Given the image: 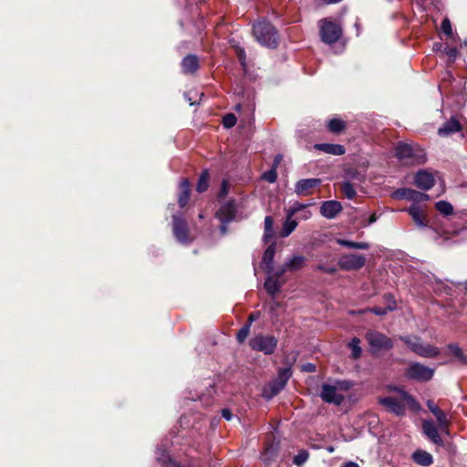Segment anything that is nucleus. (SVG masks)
<instances>
[{
	"label": "nucleus",
	"mask_w": 467,
	"mask_h": 467,
	"mask_svg": "<svg viewBox=\"0 0 467 467\" xmlns=\"http://www.w3.org/2000/svg\"><path fill=\"white\" fill-rule=\"evenodd\" d=\"M275 254V244H272L265 251L263 259H262L263 268L268 274H272L274 271L273 263H274Z\"/></svg>",
	"instance_id": "20"
},
{
	"label": "nucleus",
	"mask_w": 467,
	"mask_h": 467,
	"mask_svg": "<svg viewBox=\"0 0 467 467\" xmlns=\"http://www.w3.org/2000/svg\"><path fill=\"white\" fill-rule=\"evenodd\" d=\"M277 343L278 340L275 337L263 333L254 335L249 340V346L253 350L263 352L265 355L273 354L277 347Z\"/></svg>",
	"instance_id": "5"
},
{
	"label": "nucleus",
	"mask_w": 467,
	"mask_h": 467,
	"mask_svg": "<svg viewBox=\"0 0 467 467\" xmlns=\"http://www.w3.org/2000/svg\"><path fill=\"white\" fill-rule=\"evenodd\" d=\"M200 67V61L195 55H187L181 62V69L184 75H193Z\"/></svg>",
	"instance_id": "15"
},
{
	"label": "nucleus",
	"mask_w": 467,
	"mask_h": 467,
	"mask_svg": "<svg viewBox=\"0 0 467 467\" xmlns=\"http://www.w3.org/2000/svg\"><path fill=\"white\" fill-rule=\"evenodd\" d=\"M237 57L243 67H245V51L244 48L238 47L236 49Z\"/></svg>",
	"instance_id": "49"
},
{
	"label": "nucleus",
	"mask_w": 467,
	"mask_h": 467,
	"mask_svg": "<svg viewBox=\"0 0 467 467\" xmlns=\"http://www.w3.org/2000/svg\"><path fill=\"white\" fill-rule=\"evenodd\" d=\"M306 258L302 255H296L291 258L289 261H287L286 268L289 269V271L294 272L296 270L301 269L305 265Z\"/></svg>",
	"instance_id": "32"
},
{
	"label": "nucleus",
	"mask_w": 467,
	"mask_h": 467,
	"mask_svg": "<svg viewBox=\"0 0 467 467\" xmlns=\"http://www.w3.org/2000/svg\"><path fill=\"white\" fill-rule=\"evenodd\" d=\"M394 196L399 199L411 201L415 204L430 200V196L428 194L407 188L399 189L394 192Z\"/></svg>",
	"instance_id": "13"
},
{
	"label": "nucleus",
	"mask_w": 467,
	"mask_h": 467,
	"mask_svg": "<svg viewBox=\"0 0 467 467\" xmlns=\"http://www.w3.org/2000/svg\"><path fill=\"white\" fill-rule=\"evenodd\" d=\"M178 203L182 208L188 205L190 201L191 185L187 179H183L179 185Z\"/></svg>",
	"instance_id": "23"
},
{
	"label": "nucleus",
	"mask_w": 467,
	"mask_h": 467,
	"mask_svg": "<svg viewBox=\"0 0 467 467\" xmlns=\"http://www.w3.org/2000/svg\"><path fill=\"white\" fill-rule=\"evenodd\" d=\"M405 375L410 379L426 382L432 379L434 368L419 362H410L405 370Z\"/></svg>",
	"instance_id": "8"
},
{
	"label": "nucleus",
	"mask_w": 467,
	"mask_h": 467,
	"mask_svg": "<svg viewBox=\"0 0 467 467\" xmlns=\"http://www.w3.org/2000/svg\"><path fill=\"white\" fill-rule=\"evenodd\" d=\"M185 99L189 101L190 105H192L193 102L191 101V99L190 98H187V95H185Z\"/></svg>",
	"instance_id": "63"
},
{
	"label": "nucleus",
	"mask_w": 467,
	"mask_h": 467,
	"mask_svg": "<svg viewBox=\"0 0 467 467\" xmlns=\"http://www.w3.org/2000/svg\"><path fill=\"white\" fill-rule=\"evenodd\" d=\"M350 384L347 381H338L336 385L323 384L320 393L321 399L327 403L340 405L344 401L343 390H348Z\"/></svg>",
	"instance_id": "4"
},
{
	"label": "nucleus",
	"mask_w": 467,
	"mask_h": 467,
	"mask_svg": "<svg viewBox=\"0 0 467 467\" xmlns=\"http://www.w3.org/2000/svg\"><path fill=\"white\" fill-rule=\"evenodd\" d=\"M422 430L428 439H430L434 444L438 446L444 445L442 439L439 435L438 429L435 427L433 422L428 420L423 421Z\"/></svg>",
	"instance_id": "17"
},
{
	"label": "nucleus",
	"mask_w": 467,
	"mask_h": 467,
	"mask_svg": "<svg viewBox=\"0 0 467 467\" xmlns=\"http://www.w3.org/2000/svg\"><path fill=\"white\" fill-rule=\"evenodd\" d=\"M448 348L462 362L466 360V357L464 356L462 349L457 344H449Z\"/></svg>",
	"instance_id": "41"
},
{
	"label": "nucleus",
	"mask_w": 467,
	"mask_h": 467,
	"mask_svg": "<svg viewBox=\"0 0 467 467\" xmlns=\"http://www.w3.org/2000/svg\"><path fill=\"white\" fill-rule=\"evenodd\" d=\"M309 205L310 204H304L298 202H294L287 213L288 217H292L293 215L302 212L303 210L306 209V207H308Z\"/></svg>",
	"instance_id": "38"
},
{
	"label": "nucleus",
	"mask_w": 467,
	"mask_h": 467,
	"mask_svg": "<svg viewBox=\"0 0 467 467\" xmlns=\"http://www.w3.org/2000/svg\"><path fill=\"white\" fill-rule=\"evenodd\" d=\"M434 416L436 417L440 427H443L447 430V427H449V425H450V421L447 418V415L442 410H441Z\"/></svg>",
	"instance_id": "44"
},
{
	"label": "nucleus",
	"mask_w": 467,
	"mask_h": 467,
	"mask_svg": "<svg viewBox=\"0 0 467 467\" xmlns=\"http://www.w3.org/2000/svg\"><path fill=\"white\" fill-rule=\"evenodd\" d=\"M236 213L235 204L234 202H228L223 204L217 213V216L223 223H227L234 218Z\"/></svg>",
	"instance_id": "21"
},
{
	"label": "nucleus",
	"mask_w": 467,
	"mask_h": 467,
	"mask_svg": "<svg viewBox=\"0 0 467 467\" xmlns=\"http://www.w3.org/2000/svg\"><path fill=\"white\" fill-rule=\"evenodd\" d=\"M337 243L342 246L351 248V249H358V250H367L369 248V244L366 242H353L348 241L344 239H337Z\"/></svg>",
	"instance_id": "31"
},
{
	"label": "nucleus",
	"mask_w": 467,
	"mask_h": 467,
	"mask_svg": "<svg viewBox=\"0 0 467 467\" xmlns=\"http://www.w3.org/2000/svg\"><path fill=\"white\" fill-rule=\"evenodd\" d=\"M458 54V51L456 48H451L447 51V55L451 57V58H455L456 56Z\"/></svg>",
	"instance_id": "56"
},
{
	"label": "nucleus",
	"mask_w": 467,
	"mask_h": 467,
	"mask_svg": "<svg viewBox=\"0 0 467 467\" xmlns=\"http://www.w3.org/2000/svg\"><path fill=\"white\" fill-rule=\"evenodd\" d=\"M342 210V206L339 202L327 201L324 202L320 207V213L328 219L334 218Z\"/></svg>",
	"instance_id": "18"
},
{
	"label": "nucleus",
	"mask_w": 467,
	"mask_h": 467,
	"mask_svg": "<svg viewBox=\"0 0 467 467\" xmlns=\"http://www.w3.org/2000/svg\"><path fill=\"white\" fill-rule=\"evenodd\" d=\"M400 393V399L393 397L380 398L379 402L385 407L389 411L401 416L405 413V404H408L414 410L419 409V405L415 399L410 396L408 392L400 389H395Z\"/></svg>",
	"instance_id": "1"
},
{
	"label": "nucleus",
	"mask_w": 467,
	"mask_h": 467,
	"mask_svg": "<svg viewBox=\"0 0 467 467\" xmlns=\"http://www.w3.org/2000/svg\"><path fill=\"white\" fill-rule=\"evenodd\" d=\"M407 212L411 216L413 222L420 227H424L427 225L426 217L422 211V209L418 205L413 203Z\"/></svg>",
	"instance_id": "24"
},
{
	"label": "nucleus",
	"mask_w": 467,
	"mask_h": 467,
	"mask_svg": "<svg viewBox=\"0 0 467 467\" xmlns=\"http://www.w3.org/2000/svg\"><path fill=\"white\" fill-rule=\"evenodd\" d=\"M297 226L296 220H291V217L287 216V220L284 223L283 230L280 233L281 237H287L290 235Z\"/></svg>",
	"instance_id": "33"
},
{
	"label": "nucleus",
	"mask_w": 467,
	"mask_h": 467,
	"mask_svg": "<svg viewBox=\"0 0 467 467\" xmlns=\"http://www.w3.org/2000/svg\"><path fill=\"white\" fill-rule=\"evenodd\" d=\"M302 370L307 372H314L316 371V366L312 363H306L302 366Z\"/></svg>",
	"instance_id": "53"
},
{
	"label": "nucleus",
	"mask_w": 467,
	"mask_h": 467,
	"mask_svg": "<svg viewBox=\"0 0 467 467\" xmlns=\"http://www.w3.org/2000/svg\"><path fill=\"white\" fill-rule=\"evenodd\" d=\"M309 457V453L303 450L300 451L295 457H294V463L300 466L304 464Z\"/></svg>",
	"instance_id": "42"
},
{
	"label": "nucleus",
	"mask_w": 467,
	"mask_h": 467,
	"mask_svg": "<svg viewBox=\"0 0 467 467\" xmlns=\"http://www.w3.org/2000/svg\"><path fill=\"white\" fill-rule=\"evenodd\" d=\"M317 269L321 270V271H323L325 273H327V274H334L336 272V268L335 267H326L324 265H318Z\"/></svg>",
	"instance_id": "54"
},
{
	"label": "nucleus",
	"mask_w": 467,
	"mask_h": 467,
	"mask_svg": "<svg viewBox=\"0 0 467 467\" xmlns=\"http://www.w3.org/2000/svg\"><path fill=\"white\" fill-rule=\"evenodd\" d=\"M262 179L270 183H274L277 179V172L275 167H272L269 171L263 173Z\"/></svg>",
	"instance_id": "40"
},
{
	"label": "nucleus",
	"mask_w": 467,
	"mask_h": 467,
	"mask_svg": "<svg viewBox=\"0 0 467 467\" xmlns=\"http://www.w3.org/2000/svg\"><path fill=\"white\" fill-rule=\"evenodd\" d=\"M314 148L316 150H321L325 153L340 156L346 152V150L343 145L340 144H332V143H318L315 144Z\"/></svg>",
	"instance_id": "22"
},
{
	"label": "nucleus",
	"mask_w": 467,
	"mask_h": 467,
	"mask_svg": "<svg viewBox=\"0 0 467 467\" xmlns=\"http://www.w3.org/2000/svg\"><path fill=\"white\" fill-rule=\"evenodd\" d=\"M383 297H384V299L391 300V304H389V306H387L384 308H381V307L368 308V311L374 313L375 315H378V316H385L389 311L395 310L397 306H396V301H395L393 296L391 294H385Z\"/></svg>",
	"instance_id": "27"
},
{
	"label": "nucleus",
	"mask_w": 467,
	"mask_h": 467,
	"mask_svg": "<svg viewBox=\"0 0 467 467\" xmlns=\"http://www.w3.org/2000/svg\"><path fill=\"white\" fill-rule=\"evenodd\" d=\"M319 28L321 39L327 44L337 42L342 34L340 26L328 19L320 20Z\"/></svg>",
	"instance_id": "9"
},
{
	"label": "nucleus",
	"mask_w": 467,
	"mask_h": 467,
	"mask_svg": "<svg viewBox=\"0 0 467 467\" xmlns=\"http://www.w3.org/2000/svg\"><path fill=\"white\" fill-rule=\"evenodd\" d=\"M311 216H312L311 212L306 210V209H305L302 212H300V214L298 215L297 218L300 219V220L306 221V220H308Z\"/></svg>",
	"instance_id": "52"
},
{
	"label": "nucleus",
	"mask_w": 467,
	"mask_h": 467,
	"mask_svg": "<svg viewBox=\"0 0 467 467\" xmlns=\"http://www.w3.org/2000/svg\"><path fill=\"white\" fill-rule=\"evenodd\" d=\"M402 340L411 351L420 357L432 358L440 354V349L437 347L431 344H423L418 337L412 339L407 337H402Z\"/></svg>",
	"instance_id": "6"
},
{
	"label": "nucleus",
	"mask_w": 467,
	"mask_h": 467,
	"mask_svg": "<svg viewBox=\"0 0 467 467\" xmlns=\"http://www.w3.org/2000/svg\"><path fill=\"white\" fill-rule=\"evenodd\" d=\"M321 183L317 178L303 179L295 185V192L299 196H307L313 193V189Z\"/></svg>",
	"instance_id": "14"
},
{
	"label": "nucleus",
	"mask_w": 467,
	"mask_h": 467,
	"mask_svg": "<svg viewBox=\"0 0 467 467\" xmlns=\"http://www.w3.org/2000/svg\"><path fill=\"white\" fill-rule=\"evenodd\" d=\"M347 128L346 122L338 118H333L327 122V129L331 133L340 134Z\"/></svg>",
	"instance_id": "29"
},
{
	"label": "nucleus",
	"mask_w": 467,
	"mask_h": 467,
	"mask_svg": "<svg viewBox=\"0 0 467 467\" xmlns=\"http://www.w3.org/2000/svg\"><path fill=\"white\" fill-rule=\"evenodd\" d=\"M227 193V184L226 182H223L222 189H221V194L225 195Z\"/></svg>",
	"instance_id": "57"
},
{
	"label": "nucleus",
	"mask_w": 467,
	"mask_h": 467,
	"mask_svg": "<svg viewBox=\"0 0 467 467\" xmlns=\"http://www.w3.org/2000/svg\"><path fill=\"white\" fill-rule=\"evenodd\" d=\"M377 221V215L375 213H373L370 217H369V220H368V223H373Z\"/></svg>",
	"instance_id": "61"
},
{
	"label": "nucleus",
	"mask_w": 467,
	"mask_h": 467,
	"mask_svg": "<svg viewBox=\"0 0 467 467\" xmlns=\"http://www.w3.org/2000/svg\"><path fill=\"white\" fill-rule=\"evenodd\" d=\"M327 451H328L329 452H333V451H334V448H333V447H328V448H327Z\"/></svg>",
	"instance_id": "64"
},
{
	"label": "nucleus",
	"mask_w": 467,
	"mask_h": 467,
	"mask_svg": "<svg viewBox=\"0 0 467 467\" xmlns=\"http://www.w3.org/2000/svg\"><path fill=\"white\" fill-rule=\"evenodd\" d=\"M402 340L411 351L420 357L432 358L440 354V349L437 347L431 344H423L418 337L412 339L407 337H402Z\"/></svg>",
	"instance_id": "7"
},
{
	"label": "nucleus",
	"mask_w": 467,
	"mask_h": 467,
	"mask_svg": "<svg viewBox=\"0 0 467 467\" xmlns=\"http://www.w3.org/2000/svg\"><path fill=\"white\" fill-rule=\"evenodd\" d=\"M223 124L227 129L234 127L236 124V117L232 113L225 115L223 119Z\"/></svg>",
	"instance_id": "45"
},
{
	"label": "nucleus",
	"mask_w": 467,
	"mask_h": 467,
	"mask_svg": "<svg viewBox=\"0 0 467 467\" xmlns=\"http://www.w3.org/2000/svg\"><path fill=\"white\" fill-rule=\"evenodd\" d=\"M344 467H359L358 463L354 462H347Z\"/></svg>",
	"instance_id": "60"
},
{
	"label": "nucleus",
	"mask_w": 467,
	"mask_h": 467,
	"mask_svg": "<svg viewBox=\"0 0 467 467\" xmlns=\"http://www.w3.org/2000/svg\"><path fill=\"white\" fill-rule=\"evenodd\" d=\"M209 173L207 171H203L198 180L196 191L199 192H205L209 187Z\"/></svg>",
	"instance_id": "34"
},
{
	"label": "nucleus",
	"mask_w": 467,
	"mask_h": 467,
	"mask_svg": "<svg viewBox=\"0 0 467 467\" xmlns=\"http://www.w3.org/2000/svg\"><path fill=\"white\" fill-rule=\"evenodd\" d=\"M222 416H223L225 420H230L232 419L233 414H232V411H231L230 410H228V409H223V410H222Z\"/></svg>",
	"instance_id": "55"
},
{
	"label": "nucleus",
	"mask_w": 467,
	"mask_h": 467,
	"mask_svg": "<svg viewBox=\"0 0 467 467\" xmlns=\"http://www.w3.org/2000/svg\"><path fill=\"white\" fill-rule=\"evenodd\" d=\"M249 325H244L236 334V339L239 343H244L250 333Z\"/></svg>",
	"instance_id": "43"
},
{
	"label": "nucleus",
	"mask_w": 467,
	"mask_h": 467,
	"mask_svg": "<svg viewBox=\"0 0 467 467\" xmlns=\"http://www.w3.org/2000/svg\"><path fill=\"white\" fill-rule=\"evenodd\" d=\"M436 209L443 215H451L453 213L452 205L446 201H440L436 202Z\"/></svg>",
	"instance_id": "35"
},
{
	"label": "nucleus",
	"mask_w": 467,
	"mask_h": 467,
	"mask_svg": "<svg viewBox=\"0 0 467 467\" xmlns=\"http://www.w3.org/2000/svg\"><path fill=\"white\" fill-rule=\"evenodd\" d=\"M259 316H260V314L258 312L250 314L247 318V323L245 325H249V327H251L253 322H254L256 319H258Z\"/></svg>",
	"instance_id": "51"
},
{
	"label": "nucleus",
	"mask_w": 467,
	"mask_h": 467,
	"mask_svg": "<svg viewBox=\"0 0 467 467\" xmlns=\"http://www.w3.org/2000/svg\"><path fill=\"white\" fill-rule=\"evenodd\" d=\"M412 460L419 465L425 467L430 466L433 462L431 454L422 450L413 452Z\"/></svg>",
	"instance_id": "26"
},
{
	"label": "nucleus",
	"mask_w": 467,
	"mask_h": 467,
	"mask_svg": "<svg viewBox=\"0 0 467 467\" xmlns=\"http://www.w3.org/2000/svg\"><path fill=\"white\" fill-rule=\"evenodd\" d=\"M369 346L374 349H390L393 347L389 337L378 331H368L366 335Z\"/></svg>",
	"instance_id": "12"
},
{
	"label": "nucleus",
	"mask_w": 467,
	"mask_h": 467,
	"mask_svg": "<svg viewBox=\"0 0 467 467\" xmlns=\"http://www.w3.org/2000/svg\"><path fill=\"white\" fill-rule=\"evenodd\" d=\"M434 177L426 171H420L414 178L415 185L421 190H429L434 185Z\"/></svg>",
	"instance_id": "16"
},
{
	"label": "nucleus",
	"mask_w": 467,
	"mask_h": 467,
	"mask_svg": "<svg viewBox=\"0 0 467 467\" xmlns=\"http://www.w3.org/2000/svg\"><path fill=\"white\" fill-rule=\"evenodd\" d=\"M275 454V449L271 446L267 448L265 452L261 455V459L265 463H269L272 460V457H274Z\"/></svg>",
	"instance_id": "47"
},
{
	"label": "nucleus",
	"mask_w": 467,
	"mask_h": 467,
	"mask_svg": "<svg viewBox=\"0 0 467 467\" xmlns=\"http://www.w3.org/2000/svg\"><path fill=\"white\" fill-rule=\"evenodd\" d=\"M192 238L189 234L187 224L184 221L177 220V240L182 244L189 243Z\"/></svg>",
	"instance_id": "28"
},
{
	"label": "nucleus",
	"mask_w": 467,
	"mask_h": 467,
	"mask_svg": "<svg viewBox=\"0 0 467 467\" xmlns=\"http://www.w3.org/2000/svg\"><path fill=\"white\" fill-rule=\"evenodd\" d=\"M427 407L431 410V412L435 415L438 412H440L441 410L439 409V407L431 400H429L427 402Z\"/></svg>",
	"instance_id": "50"
},
{
	"label": "nucleus",
	"mask_w": 467,
	"mask_h": 467,
	"mask_svg": "<svg viewBox=\"0 0 467 467\" xmlns=\"http://www.w3.org/2000/svg\"><path fill=\"white\" fill-rule=\"evenodd\" d=\"M280 161H281V156H276L275 161H274V163H273V166L272 167H275V170L277 169V166L279 165L280 163Z\"/></svg>",
	"instance_id": "58"
},
{
	"label": "nucleus",
	"mask_w": 467,
	"mask_h": 467,
	"mask_svg": "<svg viewBox=\"0 0 467 467\" xmlns=\"http://www.w3.org/2000/svg\"><path fill=\"white\" fill-rule=\"evenodd\" d=\"M171 224L172 232L175 233V214H171Z\"/></svg>",
	"instance_id": "59"
},
{
	"label": "nucleus",
	"mask_w": 467,
	"mask_h": 467,
	"mask_svg": "<svg viewBox=\"0 0 467 467\" xmlns=\"http://www.w3.org/2000/svg\"><path fill=\"white\" fill-rule=\"evenodd\" d=\"M157 461L161 462L165 467H174V463L166 448L160 447L157 451Z\"/></svg>",
	"instance_id": "30"
},
{
	"label": "nucleus",
	"mask_w": 467,
	"mask_h": 467,
	"mask_svg": "<svg viewBox=\"0 0 467 467\" xmlns=\"http://www.w3.org/2000/svg\"><path fill=\"white\" fill-rule=\"evenodd\" d=\"M286 271H289V269L286 268V264H284L275 273H273L272 276L279 279Z\"/></svg>",
	"instance_id": "48"
},
{
	"label": "nucleus",
	"mask_w": 467,
	"mask_h": 467,
	"mask_svg": "<svg viewBox=\"0 0 467 467\" xmlns=\"http://www.w3.org/2000/svg\"><path fill=\"white\" fill-rule=\"evenodd\" d=\"M256 40L266 47L275 48L278 43V35L275 28L265 21H260L253 26Z\"/></svg>",
	"instance_id": "2"
},
{
	"label": "nucleus",
	"mask_w": 467,
	"mask_h": 467,
	"mask_svg": "<svg viewBox=\"0 0 467 467\" xmlns=\"http://www.w3.org/2000/svg\"><path fill=\"white\" fill-rule=\"evenodd\" d=\"M440 429H441V432H443V433H445V434L449 435V433H450V432H449V427H447V430H446L445 428H443V427H440Z\"/></svg>",
	"instance_id": "62"
},
{
	"label": "nucleus",
	"mask_w": 467,
	"mask_h": 467,
	"mask_svg": "<svg viewBox=\"0 0 467 467\" xmlns=\"http://www.w3.org/2000/svg\"><path fill=\"white\" fill-rule=\"evenodd\" d=\"M396 157L405 164L423 163L426 161L424 150L417 145L399 143L395 149Z\"/></svg>",
	"instance_id": "3"
},
{
	"label": "nucleus",
	"mask_w": 467,
	"mask_h": 467,
	"mask_svg": "<svg viewBox=\"0 0 467 467\" xmlns=\"http://www.w3.org/2000/svg\"><path fill=\"white\" fill-rule=\"evenodd\" d=\"M273 226H274L273 218L271 216H266L265 218V234H264L265 240L273 238V236H274Z\"/></svg>",
	"instance_id": "36"
},
{
	"label": "nucleus",
	"mask_w": 467,
	"mask_h": 467,
	"mask_svg": "<svg viewBox=\"0 0 467 467\" xmlns=\"http://www.w3.org/2000/svg\"><path fill=\"white\" fill-rule=\"evenodd\" d=\"M360 340L358 337L352 338L349 347L352 349V358H358L361 355V348L359 347Z\"/></svg>",
	"instance_id": "37"
},
{
	"label": "nucleus",
	"mask_w": 467,
	"mask_h": 467,
	"mask_svg": "<svg viewBox=\"0 0 467 467\" xmlns=\"http://www.w3.org/2000/svg\"><path fill=\"white\" fill-rule=\"evenodd\" d=\"M441 28L446 36H451L452 35V27L449 18L445 17L441 21Z\"/></svg>",
	"instance_id": "46"
},
{
	"label": "nucleus",
	"mask_w": 467,
	"mask_h": 467,
	"mask_svg": "<svg viewBox=\"0 0 467 467\" xmlns=\"http://www.w3.org/2000/svg\"><path fill=\"white\" fill-rule=\"evenodd\" d=\"M462 130V125L455 118H451L438 130V134L442 137L449 136Z\"/></svg>",
	"instance_id": "19"
},
{
	"label": "nucleus",
	"mask_w": 467,
	"mask_h": 467,
	"mask_svg": "<svg viewBox=\"0 0 467 467\" xmlns=\"http://www.w3.org/2000/svg\"><path fill=\"white\" fill-rule=\"evenodd\" d=\"M366 264V257L362 254H346L339 257L338 266L346 271L361 269Z\"/></svg>",
	"instance_id": "11"
},
{
	"label": "nucleus",
	"mask_w": 467,
	"mask_h": 467,
	"mask_svg": "<svg viewBox=\"0 0 467 467\" xmlns=\"http://www.w3.org/2000/svg\"><path fill=\"white\" fill-rule=\"evenodd\" d=\"M283 282L279 281L277 278L269 275L265 284L264 286L266 290V292L272 296L275 297V295L279 292L280 288L283 285Z\"/></svg>",
	"instance_id": "25"
},
{
	"label": "nucleus",
	"mask_w": 467,
	"mask_h": 467,
	"mask_svg": "<svg viewBox=\"0 0 467 467\" xmlns=\"http://www.w3.org/2000/svg\"><path fill=\"white\" fill-rule=\"evenodd\" d=\"M342 191L348 199H353L356 196V191L351 182H346L342 185Z\"/></svg>",
	"instance_id": "39"
},
{
	"label": "nucleus",
	"mask_w": 467,
	"mask_h": 467,
	"mask_svg": "<svg viewBox=\"0 0 467 467\" xmlns=\"http://www.w3.org/2000/svg\"><path fill=\"white\" fill-rule=\"evenodd\" d=\"M292 376L290 368H285L279 370L278 377L275 380L272 381L265 389L264 396L266 399H271L277 395L285 386L287 380Z\"/></svg>",
	"instance_id": "10"
}]
</instances>
